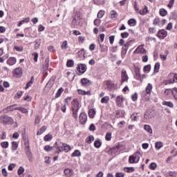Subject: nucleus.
Segmentation results:
<instances>
[{
	"label": "nucleus",
	"mask_w": 177,
	"mask_h": 177,
	"mask_svg": "<svg viewBox=\"0 0 177 177\" xmlns=\"http://www.w3.org/2000/svg\"><path fill=\"white\" fill-rule=\"evenodd\" d=\"M150 169L154 170L157 168V164L156 162H152L149 165Z\"/></svg>",
	"instance_id": "48"
},
{
	"label": "nucleus",
	"mask_w": 177,
	"mask_h": 177,
	"mask_svg": "<svg viewBox=\"0 0 177 177\" xmlns=\"http://www.w3.org/2000/svg\"><path fill=\"white\" fill-rule=\"evenodd\" d=\"M73 157H80L81 156V152L79 150H75L73 153H72Z\"/></svg>",
	"instance_id": "37"
},
{
	"label": "nucleus",
	"mask_w": 177,
	"mask_h": 177,
	"mask_svg": "<svg viewBox=\"0 0 177 177\" xmlns=\"http://www.w3.org/2000/svg\"><path fill=\"white\" fill-rule=\"evenodd\" d=\"M89 131H96V127H95V124H91L90 125Z\"/></svg>",
	"instance_id": "63"
},
{
	"label": "nucleus",
	"mask_w": 177,
	"mask_h": 177,
	"mask_svg": "<svg viewBox=\"0 0 177 177\" xmlns=\"http://www.w3.org/2000/svg\"><path fill=\"white\" fill-rule=\"evenodd\" d=\"M0 122L3 125H6L8 124V125H13L15 121L11 117L6 115L0 117Z\"/></svg>",
	"instance_id": "1"
},
{
	"label": "nucleus",
	"mask_w": 177,
	"mask_h": 177,
	"mask_svg": "<svg viewBox=\"0 0 177 177\" xmlns=\"http://www.w3.org/2000/svg\"><path fill=\"white\" fill-rule=\"evenodd\" d=\"M151 89H153V86L149 83L145 88V92H144L142 95V99H144L145 102H149V100H150V97L149 96L146 97V93L147 95H150L151 93Z\"/></svg>",
	"instance_id": "2"
},
{
	"label": "nucleus",
	"mask_w": 177,
	"mask_h": 177,
	"mask_svg": "<svg viewBox=\"0 0 177 177\" xmlns=\"http://www.w3.org/2000/svg\"><path fill=\"white\" fill-rule=\"evenodd\" d=\"M162 104H163V106H167V107H170L171 109L174 108V103L171 102L163 101Z\"/></svg>",
	"instance_id": "21"
},
{
	"label": "nucleus",
	"mask_w": 177,
	"mask_h": 177,
	"mask_svg": "<svg viewBox=\"0 0 177 177\" xmlns=\"http://www.w3.org/2000/svg\"><path fill=\"white\" fill-rule=\"evenodd\" d=\"M121 77H122V82H125V81H128L129 77H128V75H127V71L125 70L122 71Z\"/></svg>",
	"instance_id": "12"
},
{
	"label": "nucleus",
	"mask_w": 177,
	"mask_h": 177,
	"mask_svg": "<svg viewBox=\"0 0 177 177\" xmlns=\"http://www.w3.org/2000/svg\"><path fill=\"white\" fill-rule=\"evenodd\" d=\"M111 19H114L115 17H117V12H115V10L111 11Z\"/></svg>",
	"instance_id": "54"
},
{
	"label": "nucleus",
	"mask_w": 177,
	"mask_h": 177,
	"mask_svg": "<svg viewBox=\"0 0 177 177\" xmlns=\"http://www.w3.org/2000/svg\"><path fill=\"white\" fill-rule=\"evenodd\" d=\"M100 48L101 52H107V50H109V47L102 44H100Z\"/></svg>",
	"instance_id": "22"
},
{
	"label": "nucleus",
	"mask_w": 177,
	"mask_h": 177,
	"mask_svg": "<svg viewBox=\"0 0 177 177\" xmlns=\"http://www.w3.org/2000/svg\"><path fill=\"white\" fill-rule=\"evenodd\" d=\"M153 117H154V115H153L151 111H147L144 115L145 120H151Z\"/></svg>",
	"instance_id": "11"
},
{
	"label": "nucleus",
	"mask_w": 177,
	"mask_h": 177,
	"mask_svg": "<svg viewBox=\"0 0 177 177\" xmlns=\"http://www.w3.org/2000/svg\"><path fill=\"white\" fill-rule=\"evenodd\" d=\"M144 129L147 131V132H149V133H153V129H151V127L149 124H145L144 126Z\"/></svg>",
	"instance_id": "26"
},
{
	"label": "nucleus",
	"mask_w": 177,
	"mask_h": 177,
	"mask_svg": "<svg viewBox=\"0 0 177 177\" xmlns=\"http://www.w3.org/2000/svg\"><path fill=\"white\" fill-rule=\"evenodd\" d=\"M163 146H164V144H162V142L161 141L156 142L155 143V147L156 150H160V149H161Z\"/></svg>",
	"instance_id": "20"
},
{
	"label": "nucleus",
	"mask_w": 177,
	"mask_h": 177,
	"mask_svg": "<svg viewBox=\"0 0 177 177\" xmlns=\"http://www.w3.org/2000/svg\"><path fill=\"white\" fill-rule=\"evenodd\" d=\"M15 106H17V104H13L11 106H9L6 108V110H8V111H13V110H19V111H21V113H24V114L28 113V110L24 107H17V108H14Z\"/></svg>",
	"instance_id": "4"
},
{
	"label": "nucleus",
	"mask_w": 177,
	"mask_h": 177,
	"mask_svg": "<svg viewBox=\"0 0 177 177\" xmlns=\"http://www.w3.org/2000/svg\"><path fill=\"white\" fill-rule=\"evenodd\" d=\"M66 176H71V170L70 169H66L64 171Z\"/></svg>",
	"instance_id": "49"
},
{
	"label": "nucleus",
	"mask_w": 177,
	"mask_h": 177,
	"mask_svg": "<svg viewBox=\"0 0 177 177\" xmlns=\"http://www.w3.org/2000/svg\"><path fill=\"white\" fill-rule=\"evenodd\" d=\"M136 53H140V55H146L147 53V50L143 48L142 46H139L135 50Z\"/></svg>",
	"instance_id": "9"
},
{
	"label": "nucleus",
	"mask_w": 177,
	"mask_h": 177,
	"mask_svg": "<svg viewBox=\"0 0 177 177\" xmlns=\"http://www.w3.org/2000/svg\"><path fill=\"white\" fill-rule=\"evenodd\" d=\"M147 13H149V10H147V7L145 6L142 11L140 12V15H147Z\"/></svg>",
	"instance_id": "50"
},
{
	"label": "nucleus",
	"mask_w": 177,
	"mask_h": 177,
	"mask_svg": "<svg viewBox=\"0 0 177 177\" xmlns=\"http://www.w3.org/2000/svg\"><path fill=\"white\" fill-rule=\"evenodd\" d=\"M104 84L105 85H106L107 89H109V91H110V89L113 88V82L108 80V81H106Z\"/></svg>",
	"instance_id": "25"
},
{
	"label": "nucleus",
	"mask_w": 177,
	"mask_h": 177,
	"mask_svg": "<svg viewBox=\"0 0 177 177\" xmlns=\"http://www.w3.org/2000/svg\"><path fill=\"white\" fill-rule=\"evenodd\" d=\"M17 147H18L17 142H12V150L13 151H15V150H17Z\"/></svg>",
	"instance_id": "39"
},
{
	"label": "nucleus",
	"mask_w": 177,
	"mask_h": 177,
	"mask_svg": "<svg viewBox=\"0 0 177 177\" xmlns=\"http://www.w3.org/2000/svg\"><path fill=\"white\" fill-rule=\"evenodd\" d=\"M79 120L80 124L82 125H84L86 123V120H88V116L86 115V113H81L80 116H79Z\"/></svg>",
	"instance_id": "6"
},
{
	"label": "nucleus",
	"mask_w": 177,
	"mask_h": 177,
	"mask_svg": "<svg viewBox=\"0 0 177 177\" xmlns=\"http://www.w3.org/2000/svg\"><path fill=\"white\" fill-rule=\"evenodd\" d=\"M148 60H149V57L147 55L142 56V62L144 63H147V62H148Z\"/></svg>",
	"instance_id": "61"
},
{
	"label": "nucleus",
	"mask_w": 177,
	"mask_h": 177,
	"mask_svg": "<svg viewBox=\"0 0 177 177\" xmlns=\"http://www.w3.org/2000/svg\"><path fill=\"white\" fill-rule=\"evenodd\" d=\"M78 110H80V108H72L73 117L74 118H78V115H77L78 113Z\"/></svg>",
	"instance_id": "19"
},
{
	"label": "nucleus",
	"mask_w": 177,
	"mask_h": 177,
	"mask_svg": "<svg viewBox=\"0 0 177 177\" xmlns=\"http://www.w3.org/2000/svg\"><path fill=\"white\" fill-rule=\"evenodd\" d=\"M24 173V167H20L17 170V174L18 175H21Z\"/></svg>",
	"instance_id": "44"
},
{
	"label": "nucleus",
	"mask_w": 177,
	"mask_h": 177,
	"mask_svg": "<svg viewBox=\"0 0 177 177\" xmlns=\"http://www.w3.org/2000/svg\"><path fill=\"white\" fill-rule=\"evenodd\" d=\"M94 146L96 147V149H100V146H102V142L99 140H95L94 142Z\"/></svg>",
	"instance_id": "36"
},
{
	"label": "nucleus",
	"mask_w": 177,
	"mask_h": 177,
	"mask_svg": "<svg viewBox=\"0 0 177 177\" xmlns=\"http://www.w3.org/2000/svg\"><path fill=\"white\" fill-rule=\"evenodd\" d=\"M53 148L52 147H50V145H46L45 147H44V150H45V151H52V149H53Z\"/></svg>",
	"instance_id": "51"
},
{
	"label": "nucleus",
	"mask_w": 177,
	"mask_h": 177,
	"mask_svg": "<svg viewBox=\"0 0 177 177\" xmlns=\"http://www.w3.org/2000/svg\"><path fill=\"white\" fill-rule=\"evenodd\" d=\"M121 37L122 38H128V37H129V33H128V32L121 33Z\"/></svg>",
	"instance_id": "56"
},
{
	"label": "nucleus",
	"mask_w": 177,
	"mask_h": 177,
	"mask_svg": "<svg viewBox=\"0 0 177 177\" xmlns=\"http://www.w3.org/2000/svg\"><path fill=\"white\" fill-rule=\"evenodd\" d=\"M136 160H137V162L140 160V152L137 151L134 153V155L130 156L129 158V162H130V164H133L136 162Z\"/></svg>",
	"instance_id": "5"
},
{
	"label": "nucleus",
	"mask_w": 177,
	"mask_h": 177,
	"mask_svg": "<svg viewBox=\"0 0 177 177\" xmlns=\"http://www.w3.org/2000/svg\"><path fill=\"white\" fill-rule=\"evenodd\" d=\"M81 82L83 86H89V85L91 84V80H89L88 78L82 79Z\"/></svg>",
	"instance_id": "13"
},
{
	"label": "nucleus",
	"mask_w": 177,
	"mask_h": 177,
	"mask_svg": "<svg viewBox=\"0 0 177 177\" xmlns=\"http://www.w3.org/2000/svg\"><path fill=\"white\" fill-rule=\"evenodd\" d=\"M95 114H96V111H95V109H90L88 111V117L90 118H94Z\"/></svg>",
	"instance_id": "23"
},
{
	"label": "nucleus",
	"mask_w": 177,
	"mask_h": 177,
	"mask_svg": "<svg viewBox=\"0 0 177 177\" xmlns=\"http://www.w3.org/2000/svg\"><path fill=\"white\" fill-rule=\"evenodd\" d=\"M171 93L175 99V100H177V88H174L171 90Z\"/></svg>",
	"instance_id": "33"
},
{
	"label": "nucleus",
	"mask_w": 177,
	"mask_h": 177,
	"mask_svg": "<svg viewBox=\"0 0 177 177\" xmlns=\"http://www.w3.org/2000/svg\"><path fill=\"white\" fill-rule=\"evenodd\" d=\"M100 21H101L100 19H95L94 20V24L97 26H100Z\"/></svg>",
	"instance_id": "60"
},
{
	"label": "nucleus",
	"mask_w": 177,
	"mask_h": 177,
	"mask_svg": "<svg viewBox=\"0 0 177 177\" xmlns=\"http://www.w3.org/2000/svg\"><path fill=\"white\" fill-rule=\"evenodd\" d=\"M122 102H124V98L122 97V95L118 96L116 100L117 106H118L119 107H121V106H122Z\"/></svg>",
	"instance_id": "15"
},
{
	"label": "nucleus",
	"mask_w": 177,
	"mask_h": 177,
	"mask_svg": "<svg viewBox=\"0 0 177 177\" xmlns=\"http://www.w3.org/2000/svg\"><path fill=\"white\" fill-rule=\"evenodd\" d=\"M105 139L108 141L111 140V133H106Z\"/></svg>",
	"instance_id": "53"
},
{
	"label": "nucleus",
	"mask_w": 177,
	"mask_h": 177,
	"mask_svg": "<svg viewBox=\"0 0 177 177\" xmlns=\"http://www.w3.org/2000/svg\"><path fill=\"white\" fill-rule=\"evenodd\" d=\"M131 99L133 102H136L138 100V93H134L131 95Z\"/></svg>",
	"instance_id": "55"
},
{
	"label": "nucleus",
	"mask_w": 177,
	"mask_h": 177,
	"mask_svg": "<svg viewBox=\"0 0 177 177\" xmlns=\"http://www.w3.org/2000/svg\"><path fill=\"white\" fill-rule=\"evenodd\" d=\"M151 68V66L150 65H146L145 66H144L143 70L145 73H149Z\"/></svg>",
	"instance_id": "41"
},
{
	"label": "nucleus",
	"mask_w": 177,
	"mask_h": 177,
	"mask_svg": "<svg viewBox=\"0 0 177 177\" xmlns=\"http://www.w3.org/2000/svg\"><path fill=\"white\" fill-rule=\"evenodd\" d=\"M35 49H39V46H41V39H38L37 40L35 41Z\"/></svg>",
	"instance_id": "28"
},
{
	"label": "nucleus",
	"mask_w": 177,
	"mask_h": 177,
	"mask_svg": "<svg viewBox=\"0 0 177 177\" xmlns=\"http://www.w3.org/2000/svg\"><path fill=\"white\" fill-rule=\"evenodd\" d=\"M77 70L81 74H84V73H85V71H86V65H85L84 64H80L77 67Z\"/></svg>",
	"instance_id": "7"
},
{
	"label": "nucleus",
	"mask_w": 177,
	"mask_h": 177,
	"mask_svg": "<svg viewBox=\"0 0 177 177\" xmlns=\"http://www.w3.org/2000/svg\"><path fill=\"white\" fill-rule=\"evenodd\" d=\"M160 70V63H156L154 66V73H158Z\"/></svg>",
	"instance_id": "46"
},
{
	"label": "nucleus",
	"mask_w": 177,
	"mask_h": 177,
	"mask_svg": "<svg viewBox=\"0 0 177 177\" xmlns=\"http://www.w3.org/2000/svg\"><path fill=\"white\" fill-rule=\"evenodd\" d=\"M32 84H34V77H32L29 82L27 83L25 89H28V88H30V86L32 85Z\"/></svg>",
	"instance_id": "29"
},
{
	"label": "nucleus",
	"mask_w": 177,
	"mask_h": 177,
	"mask_svg": "<svg viewBox=\"0 0 177 177\" xmlns=\"http://www.w3.org/2000/svg\"><path fill=\"white\" fill-rule=\"evenodd\" d=\"M167 31L164 30H159L158 34H157V37H158V38H160L161 39H164V38H165V37H167Z\"/></svg>",
	"instance_id": "10"
},
{
	"label": "nucleus",
	"mask_w": 177,
	"mask_h": 177,
	"mask_svg": "<svg viewBox=\"0 0 177 177\" xmlns=\"http://www.w3.org/2000/svg\"><path fill=\"white\" fill-rule=\"evenodd\" d=\"M44 70H48L49 68V58H46L43 65Z\"/></svg>",
	"instance_id": "24"
},
{
	"label": "nucleus",
	"mask_w": 177,
	"mask_h": 177,
	"mask_svg": "<svg viewBox=\"0 0 177 177\" xmlns=\"http://www.w3.org/2000/svg\"><path fill=\"white\" fill-rule=\"evenodd\" d=\"M93 140H95L93 136H90L86 138V142H87L88 144H91L92 142H93Z\"/></svg>",
	"instance_id": "31"
},
{
	"label": "nucleus",
	"mask_w": 177,
	"mask_h": 177,
	"mask_svg": "<svg viewBox=\"0 0 177 177\" xmlns=\"http://www.w3.org/2000/svg\"><path fill=\"white\" fill-rule=\"evenodd\" d=\"M1 146L3 149H8V147H9V142H3L1 143Z\"/></svg>",
	"instance_id": "43"
},
{
	"label": "nucleus",
	"mask_w": 177,
	"mask_h": 177,
	"mask_svg": "<svg viewBox=\"0 0 177 177\" xmlns=\"http://www.w3.org/2000/svg\"><path fill=\"white\" fill-rule=\"evenodd\" d=\"M104 16V10H100L99 12L97 13V18L98 19H102Z\"/></svg>",
	"instance_id": "45"
},
{
	"label": "nucleus",
	"mask_w": 177,
	"mask_h": 177,
	"mask_svg": "<svg viewBox=\"0 0 177 177\" xmlns=\"http://www.w3.org/2000/svg\"><path fill=\"white\" fill-rule=\"evenodd\" d=\"M174 82H177V74L176 73L174 74L173 79H170L169 80V84H174Z\"/></svg>",
	"instance_id": "32"
},
{
	"label": "nucleus",
	"mask_w": 177,
	"mask_h": 177,
	"mask_svg": "<svg viewBox=\"0 0 177 177\" xmlns=\"http://www.w3.org/2000/svg\"><path fill=\"white\" fill-rule=\"evenodd\" d=\"M177 173L175 171H171L169 173V176L170 177H176Z\"/></svg>",
	"instance_id": "59"
},
{
	"label": "nucleus",
	"mask_w": 177,
	"mask_h": 177,
	"mask_svg": "<svg viewBox=\"0 0 177 177\" xmlns=\"http://www.w3.org/2000/svg\"><path fill=\"white\" fill-rule=\"evenodd\" d=\"M46 131V126H43L42 127H41V129L37 131V135H42V133H44V132H45Z\"/></svg>",
	"instance_id": "27"
},
{
	"label": "nucleus",
	"mask_w": 177,
	"mask_h": 177,
	"mask_svg": "<svg viewBox=\"0 0 177 177\" xmlns=\"http://www.w3.org/2000/svg\"><path fill=\"white\" fill-rule=\"evenodd\" d=\"M63 88H59V90L57 91L56 95H55V97H59V96H61L62 93H63Z\"/></svg>",
	"instance_id": "35"
},
{
	"label": "nucleus",
	"mask_w": 177,
	"mask_h": 177,
	"mask_svg": "<svg viewBox=\"0 0 177 177\" xmlns=\"http://www.w3.org/2000/svg\"><path fill=\"white\" fill-rule=\"evenodd\" d=\"M2 175L3 176H8V171H6V169H2Z\"/></svg>",
	"instance_id": "62"
},
{
	"label": "nucleus",
	"mask_w": 177,
	"mask_h": 177,
	"mask_svg": "<svg viewBox=\"0 0 177 177\" xmlns=\"http://www.w3.org/2000/svg\"><path fill=\"white\" fill-rule=\"evenodd\" d=\"M72 109H80V102L78 100L74 99L72 102Z\"/></svg>",
	"instance_id": "16"
},
{
	"label": "nucleus",
	"mask_w": 177,
	"mask_h": 177,
	"mask_svg": "<svg viewBox=\"0 0 177 177\" xmlns=\"http://www.w3.org/2000/svg\"><path fill=\"white\" fill-rule=\"evenodd\" d=\"M62 49H67V41H64L62 44Z\"/></svg>",
	"instance_id": "57"
},
{
	"label": "nucleus",
	"mask_w": 177,
	"mask_h": 177,
	"mask_svg": "<svg viewBox=\"0 0 177 177\" xmlns=\"http://www.w3.org/2000/svg\"><path fill=\"white\" fill-rule=\"evenodd\" d=\"M12 74L13 77H20V75L23 74V71L21 69V68H17L13 71Z\"/></svg>",
	"instance_id": "8"
},
{
	"label": "nucleus",
	"mask_w": 177,
	"mask_h": 177,
	"mask_svg": "<svg viewBox=\"0 0 177 177\" xmlns=\"http://www.w3.org/2000/svg\"><path fill=\"white\" fill-rule=\"evenodd\" d=\"M110 100L109 96H105L101 99V103H107Z\"/></svg>",
	"instance_id": "38"
},
{
	"label": "nucleus",
	"mask_w": 177,
	"mask_h": 177,
	"mask_svg": "<svg viewBox=\"0 0 177 177\" xmlns=\"http://www.w3.org/2000/svg\"><path fill=\"white\" fill-rule=\"evenodd\" d=\"M136 23V20L131 19L128 21L129 26H135V24Z\"/></svg>",
	"instance_id": "47"
},
{
	"label": "nucleus",
	"mask_w": 177,
	"mask_h": 177,
	"mask_svg": "<svg viewBox=\"0 0 177 177\" xmlns=\"http://www.w3.org/2000/svg\"><path fill=\"white\" fill-rule=\"evenodd\" d=\"M66 66L67 67H73V66H74V61L71 59L68 60L66 63Z\"/></svg>",
	"instance_id": "42"
},
{
	"label": "nucleus",
	"mask_w": 177,
	"mask_h": 177,
	"mask_svg": "<svg viewBox=\"0 0 177 177\" xmlns=\"http://www.w3.org/2000/svg\"><path fill=\"white\" fill-rule=\"evenodd\" d=\"M26 156H27L30 162H32V153H31V150H30V147H27Z\"/></svg>",
	"instance_id": "14"
},
{
	"label": "nucleus",
	"mask_w": 177,
	"mask_h": 177,
	"mask_svg": "<svg viewBox=\"0 0 177 177\" xmlns=\"http://www.w3.org/2000/svg\"><path fill=\"white\" fill-rule=\"evenodd\" d=\"M115 177H124L123 173H116Z\"/></svg>",
	"instance_id": "64"
},
{
	"label": "nucleus",
	"mask_w": 177,
	"mask_h": 177,
	"mask_svg": "<svg viewBox=\"0 0 177 177\" xmlns=\"http://www.w3.org/2000/svg\"><path fill=\"white\" fill-rule=\"evenodd\" d=\"M14 49H15V50H17V52H22L23 47H21V46H15Z\"/></svg>",
	"instance_id": "58"
},
{
	"label": "nucleus",
	"mask_w": 177,
	"mask_h": 177,
	"mask_svg": "<svg viewBox=\"0 0 177 177\" xmlns=\"http://www.w3.org/2000/svg\"><path fill=\"white\" fill-rule=\"evenodd\" d=\"M124 171H125V172H128V173L133 172V171H135V168H133V167H125Z\"/></svg>",
	"instance_id": "40"
},
{
	"label": "nucleus",
	"mask_w": 177,
	"mask_h": 177,
	"mask_svg": "<svg viewBox=\"0 0 177 177\" xmlns=\"http://www.w3.org/2000/svg\"><path fill=\"white\" fill-rule=\"evenodd\" d=\"M168 12H167V10H165V9H164V8H161L160 10V16H162V17H164V16H167V14Z\"/></svg>",
	"instance_id": "34"
},
{
	"label": "nucleus",
	"mask_w": 177,
	"mask_h": 177,
	"mask_svg": "<svg viewBox=\"0 0 177 177\" xmlns=\"http://www.w3.org/2000/svg\"><path fill=\"white\" fill-rule=\"evenodd\" d=\"M62 146H60L57 142H55V147H57L58 151H65V153H68L71 150V147L67 144L61 143Z\"/></svg>",
	"instance_id": "3"
},
{
	"label": "nucleus",
	"mask_w": 177,
	"mask_h": 177,
	"mask_svg": "<svg viewBox=\"0 0 177 177\" xmlns=\"http://www.w3.org/2000/svg\"><path fill=\"white\" fill-rule=\"evenodd\" d=\"M53 138V136L50 134H47L44 136L45 142H49V140H52Z\"/></svg>",
	"instance_id": "30"
},
{
	"label": "nucleus",
	"mask_w": 177,
	"mask_h": 177,
	"mask_svg": "<svg viewBox=\"0 0 177 177\" xmlns=\"http://www.w3.org/2000/svg\"><path fill=\"white\" fill-rule=\"evenodd\" d=\"M135 74V78L136 80H140V73L139 72V71H136Z\"/></svg>",
	"instance_id": "52"
},
{
	"label": "nucleus",
	"mask_w": 177,
	"mask_h": 177,
	"mask_svg": "<svg viewBox=\"0 0 177 177\" xmlns=\"http://www.w3.org/2000/svg\"><path fill=\"white\" fill-rule=\"evenodd\" d=\"M16 58L15 57H10L7 63L8 64H9V66H13V64H16Z\"/></svg>",
	"instance_id": "18"
},
{
	"label": "nucleus",
	"mask_w": 177,
	"mask_h": 177,
	"mask_svg": "<svg viewBox=\"0 0 177 177\" xmlns=\"http://www.w3.org/2000/svg\"><path fill=\"white\" fill-rule=\"evenodd\" d=\"M131 44H132V41H127L123 47V50H124V55H127V52H128V48L131 46Z\"/></svg>",
	"instance_id": "17"
}]
</instances>
